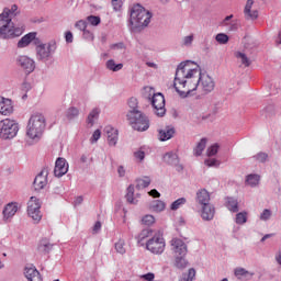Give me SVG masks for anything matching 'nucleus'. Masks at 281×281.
Returning <instances> with one entry per match:
<instances>
[{
    "instance_id": "obj_34",
    "label": "nucleus",
    "mask_w": 281,
    "mask_h": 281,
    "mask_svg": "<svg viewBox=\"0 0 281 281\" xmlns=\"http://www.w3.org/2000/svg\"><path fill=\"white\" fill-rule=\"evenodd\" d=\"M207 145V139L202 138L200 143L195 147V156L200 157V155H203V150H205V146Z\"/></svg>"
},
{
    "instance_id": "obj_40",
    "label": "nucleus",
    "mask_w": 281,
    "mask_h": 281,
    "mask_svg": "<svg viewBox=\"0 0 281 281\" xmlns=\"http://www.w3.org/2000/svg\"><path fill=\"white\" fill-rule=\"evenodd\" d=\"M87 21L90 25H93L94 27L100 25V23H102V20L100 19V16L98 15H89L87 18Z\"/></svg>"
},
{
    "instance_id": "obj_35",
    "label": "nucleus",
    "mask_w": 281,
    "mask_h": 281,
    "mask_svg": "<svg viewBox=\"0 0 281 281\" xmlns=\"http://www.w3.org/2000/svg\"><path fill=\"white\" fill-rule=\"evenodd\" d=\"M226 206L231 212H238V201L234 198H228Z\"/></svg>"
},
{
    "instance_id": "obj_58",
    "label": "nucleus",
    "mask_w": 281,
    "mask_h": 281,
    "mask_svg": "<svg viewBox=\"0 0 281 281\" xmlns=\"http://www.w3.org/2000/svg\"><path fill=\"white\" fill-rule=\"evenodd\" d=\"M65 40L66 43H74V34L71 33V31L66 32Z\"/></svg>"
},
{
    "instance_id": "obj_18",
    "label": "nucleus",
    "mask_w": 281,
    "mask_h": 281,
    "mask_svg": "<svg viewBox=\"0 0 281 281\" xmlns=\"http://www.w3.org/2000/svg\"><path fill=\"white\" fill-rule=\"evenodd\" d=\"M16 212H19V204L16 202L9 203L2 212L4 221H10Z\"/></svg>"
},
{
    "instance_id": "obj_22",
    "label": "nucleus",
    "mask_w": 281,
    "mask_h": 281,
    "mask_svg": "<svg viewBox=\"0 0 281 281\" xmlns=\"http://www.w3.org/2000/svg\"><path fill=\"white\" fill-rule=\"evenodd\" d=\"M172 137H175L173 127H165L158 132V139L160 142H168V139H172Z\"/></svg>"
},
{
    "instance_id": "obj_61",
    "label": "nucleus",
    "mask_w": 281,
    "mask_h": 281,
    "mask_svg": "<svg viewBox=\"0 0 281 281\" xmlns=\"http://www.w3.org/2000/svg\"><path fill=\"white\" fill-rule=\"evenodd\" d=\"M100 229H102V223L100 222H95L94 226H93V232L95 234H98V232H100Z\"/></svg>"
},
{
    "instance_id": "obj_43",
    "label": "nucleus",
    "mask_w": 281,
    "mask_h": 281,
    "mask_svg": "<svg viewBox=\"0 0 281 281\" xmlns=\"http://www.w3.org/2000/svg\"><path fill=\"white\" fill-rule=\"evenodd\" d=\"M181 205H186V198H180V199L176 200L175 202H172L171 210H179V207H181Z\"/></svg>"
},
{
    "instance_id": "obj_47",
    "label": "nucleus",
    "mask_w": 281,
    "mask_h": 281,
    "mask_svg": "<svg viewBox=\"0 0 281 281\" xmlns=\"http://www.w3.org/2000/svg\"><path fill=\"white\" fill-rule=\"evenodd\" d=\"M238 58H240L241 63L245 65V67H249L251 63L249 61V58L244 53H237L236 55Z\"/></svg>"
},
{
    "instance_id": "obj_12",
    "label": "nucleus",
    "mask_w": 281,
    "mask_h": 281,
    "mask_svg": "<svg viewBox=\"0 0 281 281\" xmlns=\"http://www.w3.org/2000/svg\"><path fill=\"white\" fill-rule=\"evenodd\" d=\"M14 113V103L12 100L0 97V115H12Z\"/></svg>"
},
{
    "instance_id": "obj_37",
    "label": "nucleus",
    "mask_w": 281,
    "mask_h": 281,
    "mask_svg": "<svg viewBox=\"0 0 281 281\" xmlns=\"http://www.w3.org/2000/svg\"><path fill=\"white\" fill-rule=\"evenodd\" d=\"M215 41L220 43V45H227V43H229V36L224 33H218L215 37Z\"/></svg>"
},
{
    "instance_id": "obj_54",
    "label": "nucleus",
    "mask_w": 281,
    "mask_h": 281,
    "mask_svg": "<svg viewBox=\"0 0 281 281\" xmlns=\"http://www.w3.org/2000/svg\"><path fill=\"white\" fill-rule=\"evenodd\" d=\"M192 41H194V35H188L183 38V45L186 46L192 45Z\"/></svg>"
},
{
    "instance_id": "obj_36",
    "label": "nucleus",
    "mask_w": 281,
    "mask_h": 281,
    "mask_svg": "<svg viewBox=\"0 0 281 281\" xmlns=\"http://www.w3.org/2000/svg\"><path fill=\"white\" fill-rule=\"evenodd\" d=\"M99 116H100V110L93 109L88 115V124L92 126L93 122H95V120H98Z\"/></svg>"
},
{
    "instance_id": "obj_49",
    "label": "nucleus",
    "mask_w": 281,
    "mask_h": 281,
    "mask_svg": "<svg viewBox=\"0 0 281 281\" xmlns=\"http://www.w3.org/2000/svg\"><path fill=\"white\" fill-rule=\"evenodd\" d=\"M100 137H102V132H100V130L94 131L92 137L90 138L91 144H95Z\"/></svg>"
},
{
    "instance_id": "obj_1",
    "label": "nucleus",
    "mask_w": 281,
    "mask_h": 281,
    "mask_svg": "<svg viewBox=\"0 0 281 281\" xmlns=\"http://www.w3.org/2000/svg\"><path fill=\"white\" fill-rule=\"evenodd\" d=\"M173 87L181 98H187L198 89L202 93H212L215 83L210 75L201 72L199 65L193 61H186L181 63L176 70Z\"/></svg>"
},
{
    "instance_id": "obj_25",
    "label": "nucleus",
    "mask_w": 281,
    "mask_h": 281,
    "mask_svg": "<svg viewBox=\"0 0 281 281\" xmlns=\"http://www.w3.org/2000/svg\"><path fill=\"white\" fill-rule=\"evenodd\" d=\"M36 40V33H29L24 35L18 43V47H27L32 41Z\"/></svg>"
},
{
    "instance_id": "obj_3",
    "label": "nucleus",
    "mask_w": 281,
    "mask_h": 281,
    "mask_svg": "<svg viewBox=\"0 0 281 281\" xmlns=\"http://www.w3.org/2000/svg\"><path fill=\"white\" fill-rule=\"evenodd\" d=\"M153 14L145 10L144 7L135 4L131 10L130 24L134 30H139V27H147L150 23Z\"/></svg>"
},
{
    "instance_id": "obj_53",
    "label": "nucleus",
    "mask_w": 281,
    "mask_h": 281,
    "mask_svg": "<svg viewBox=\"0 0 281 281\" xmlns=\"http://www.w3.org/2000/svg\"><path fill=\"white\" fill-rule=\"evenodd\" d=\"M269 218H271V211L269 210H263V212L260 215V220L261 221H269Z\"/></svg>"
},
{
    "instance_id": "obj_52",
    "label": "nucleus",
    "mask_w": 281,
    "mask_h": 281,
    "mask_svg": "<svg viewBox=\"0 0 281 281\" xmlns=\"http://www.w3.org/2000/svg\"><path fill=\"white\" fill-rule=\"evenodd\" d=\"M196 277V270L194 268L189 269L188 278H184V281H193Z\"/></svg>"
},
{
    "instance_id": "obj_23",
    "label": "nucleus",
    "mask_w": 281,
    "mask_h": 281,
    "mask_svg": "<svg viewBox=\"0 0 281 281\" xmlns=\"http://www.w3.org/2000/svg\"><path fill=\"white\" fill-rule=\"evenodd\" d=\"M196 201L200 205L205 206V205H211L210 203V192L207 190L202 189L196 193Z\"/></svg>"
},
{
    "instance_id": "obj_62",
    "label": "nucleus",
    "mask_w": 281,
    "mask_h": 281,
    "mask_svg": "<svg viewBox=\"0 0 281 281\" xmlns=\"http://www.w3.org/2000/svg\"><path fill=\"white\" fill-rule=\"evenodd\" d=\"M117 173L120 177H124V175H126V170L124 169V166H120L117 168Z\"/></svg>"
},
{
    "instance_id": "obj_39",
    "label": "nucleus",
    "mask_w": 281,
    "mask_h": 281,
    "mask_svg": "<svg viewBox=\"0 0 281 281\" xmlns=\"http://www.w3.org/2000/svg\"><path fill=\"white\" fill-rule=\"evenodd\" d=\"M80 111L78 110V108H69L66 112V116L68 120H74L75 117H78Z\"/></svg>"
},
{
    "instance_id": "obj_10",
    "label": "nucleus",
    "mask_w": 281,
    "mask_h": 281,
    "mask_svg": "<svg viewBox=\"0 0 281 281\" xmlns=\"http://www.w3.org/2000/svg\"><path fill=\"white\" fill-rule=\"evenodd\" d=\"M170 247L173 256H188V245L181 238L173 237Z\"/></svg>"
},
{
    "instance_id": "obj_4",
    "label": "nucleus",
    "mask_w": 281,
    "mask_h": 281,
    "mask_svg": "<svg viewBox=\"0 0 281 281\" xmlns=\"http://www.w3.org/2000/svg\"><path fill=\"white\" fill-rule=\"evenodd\" d=\"M45 131V116L43 114H33L26 126V135L30 139H41Z\"/></svg>"
},
{
    "instance_id": "obj_27",
    "label": "nucleus",
    "mask_w": 281,
    "mask_h": 281,
    "mask_svg": "<svg viewBox=\"0 0 281 281\" xmlns=\"http://www.w3.org/2000/svg\"><path fill=\"white\" fill-rule=\"evenodd\" d=\"M234 273L235 277L238 278V280L243 278H251L254 276V272H249L245 268H236Z\"/></svg>"
},
{
    "instance_id": "obj_26",
    "label": "nucleus",
    "mask_w": 281,
    "mask_h": 281,
    "mask_svg": "<svg viewBox=\"0 0 281 281\" xmlns=\"http://www.w3.org/2000/svg\"><path fill=\"white\" fill-rule=\"evenodd\" d=\"M175 267H177V269H186V267H188L186 255L175 256Z\"/></svg>"
},
{
    "instance_id": "obj_55",
    "label": "nucleus",
    "mask_w": 281,
    "mask_h": 281,
    "mask_svg": "<svg viewBox=\"0 0 281 281\" xmlns=\"http://www.w3.org/2000/svg\"><path fill=\"white\" fill-rule=\"evenodd\" d=\"M140 278H142L143 280L154 281V280H155V273L148 272L147 274L140 276Z\"/></svg>"
},
{
    "instance_id": "obj_7",
    "label": "nucleus",
    "mask_w": 281,
    "mask_h": 281,
    "mask_svg": "<svg viewBox=\"0 0 281 281\" xmlns=\"http://www.w3.org/2000/svg\"><path fill=\"white\" fill-rule=\"evenodd\" d=\"M146 249L156 256L166 251V239L160 233H155L147 241Z\"/></svg>"
},
{
    "instance_id": "obj_51",
    "label": "nucleus",
    "mask_w": 281,
    "mask_h": 281,
    "mask_svg": "<svg viewBox=\"0 0 281 281\" xmlns=\"http://www.w3.org/2000/svg\"><path fill=\"white\" fill-rule=\"evenodd\" d=\"M134 157H135L136 161H144V159L146 157V153H144L143 150L135 151Z\"/></svg>"
},
{
    "instance_id": "obj_5",
    "label": "nucleus",
    "mask_w": 281,
    "mask_h": 281,
    "mask_svg": "<svg viewBox=\"0 0 281 281\" xmlns=\"http://www.w3.org/2000/svg\"><path fill=\"white\" fill-rule=\"evenodd\" d=\"M126 117L134 131L144 133L150 128V120L142 111H128Z\"/></svg>"
},
{
    "instance_id": "obj_33",
    "label": "nucleus",
    "mask_w": 281,
    "mask_h": 281,
    "mask_svg": "<svg viewBox=\"0 0 281 281\" xmlns=\"http://www.w3.org/2000/svg\"><path fill=\"white\" fill-rule=\"evenodd\" d=\"M246 182L248 186H251V188H256L260 183V176L258 175H249L247 176Z\"/></svg>"
},
{
    "instance_id": "obj_19",
    "label": "nucleus",
    "mask_w": 281,
    "mask_h": 281,
    "mask_svg": "<svg viewBox=\"0 0 281 281\" xmlns=\"http://www.w3.org/2000/svg\"><path fill=\"white\" fill-rule=\"evenodd\" d=\"M216 214V209L212 204H206L202 206L201 217L203 221H212L214 220V215Z\"/></svg>"
},
{
    "instance_id": "obj_13",
    "label": "nucleus",
    "mask_w": 281,
    "mask_h": 281,
    "mask_svg": "<svg viewBox=\"0 0 281 281\" xmlns=\"http://www.w3.org/2000/svg\"><path fill=\"white\" fill-rule=\"evenodd\" d=\"M69 171V165L65 158H57L55 162L54 175L55 177H64Z\"/></svg>"
},
{
    "instance_id": "obj_14",
    "label": "nucleus",
    "mask_w": 281,
    "mask_h": 281,
    "mask_svg": "<svg viewBox=\"0 0 281 281\" xmlns=\"http://www.w3.org/2000/svg\"><path fill=\"white\" fill-rule=\"evenodd\" d=\"M18 65L22 67V69H24V71H26V74H32V71H34L35 69V65H34V59L27 57V56H20L18 58Z\"/></svg>"
},
{
    "instance_id": "obj_29",
    "label": "nucleus",
    "mask_w": 281,
    "mask_h": 281,
    "mask_svg": "<svg viewBox=\"0 0 281 281\" xmlns=\"http://www.w3.org/2000/svg\"><path fill=\"white\" fill-rule=\"evenodd\" d=\"M114 248L116 254H121V256H124V254H126V241H124V239H119L114 244Z\"/></svg>"
},
{
    "instance_id": "obj_48",
    "label": "nucleus",
    "mask_w": 281,
    "mask_h": 281,
    "mask_svg": "<svg viewBox=\"0 0 281 281\" xmlns=\"http://www.w3.org/2000/svg\"><path fill=\"white\" fill-rule=\"evenodd\" d=\"M254 157L256 158L257 161H260V164H265V161H267V158L269 157V155H267V153H259Z\"/></svg>"
},
{
    "instance_id": "obj_2",
    "label": "nucleus",
    "mask_w": 281,
    "mask_h": 281,
    "mask_svg": "<svg viewBox=\"0 0 281 281\" xmlns=\"http://www.w3.org/2000/svg\"><path fill=\"white\" fill-rule=\"evenodd\" d=\"M23 34V27H14V22L10 16V9L5 8L0 14V36L1 38H14Z\"/></svg>"
},
{
    "instance_id": "obj_8",
    "label": "nucleus",
    "mask_w": 281,
    "mask_h": 281,
    "mask_svg": "<svg viewBox=\"0 0 281 281\" xmlns=\"http://www.w3.org/2000/svg\"><path fill=\"white\" fill-rule=\"evenodd\" d=\"M27 214L35 221V223H38L41 218H43V214L41 213V201L36 196H31L29 200Z\"/></svg>"
},
{
    "instance_id": "obj_38",
    "label": "nucleus",
    "mask_w": 281,
    "mask_h": 281,
    "mask_svg": "<svg viewBox=\"0 0 281 281\" xmlns=\"http://www.w3.org/2000/svg\"><path fill=\"white\" fill-rule=\"evenodd\" d=\"M148 186H150V179L148 177L137 180V190H142V188H148Z\"/></svg>"
},
{
    "instance_id": "obj_44",
    "label": "nucleus",
    "mask_w": 281,
    "mask_h": 281,
    "mask_svg": "<svg viewBox=\"0 0 281 281\" xmlns=\"http://www.w3.org/2000/svg\"><path fill=\"white\" fill-rule=\"evenodd\" d=\"M236 223L237 225H244V223H247V213H238L236 215Z\"/></svg>"
},
{
    "instance_id": "obj_41",
    "label": "nucleus",
    "mask_w": 281,
    "mask_h": 281,
    "mask_svg": "<svg viewBox=\"0 0 281 281\" xmlns=\"http://www.w3.org/2000/svg\"><path fill=\"white\" fill-rule=\"evenodd\" d=\"M142 224L147 225L148 227H150V225H155V216L153 215L143 216Z\"/></svg>"
},
{
    "instance_id": "obj_57",
    "label": "nucleus",
    "mask_w": 281,
    "mask_h": 281,
    "mask_svg": "<svg viewBox=\"0 0 281 281\" xmlns=\"http://www.w3.org/2000/svg\"><path fill=\"white\" fill-rule=\"evenodd\" d=\"M40 251H44L45 254L49 252V249H52V245L50 244H45L43 246L38 247Z\"/></svg>"
},
{
    "instance_id": "obj_46",
    "label": "nucleus",
    "mask_w": 281,
    "mask_h": 281,
    "mask_svg": "<svg viewBox=\"0 0 281 281\" xmlns=\"http://www.w3.org/2000/svg\"><path fill=\"white\" fill-rule=\"evenodd\" d=\"M76 27H77L78 30H80L81 32H83V34L89 33V32L87 31V22H86L85 20L78 21V22L76 23Z\"/></svg>"
},
{
    "instance_id": "obj_16",
    "label": "nucleus",
    "mask_w": 281,
    "mask_h": 281,
    "mask_svg": "<svg viewBox=\"0 0 281 281\" xmlns=\"http://www.w3.org/2000/svg\"><path fill=\"white\" fill-rule=\"evenodd\" d=\"M251 8H254V0H247L244 9L246 21H256L258 19V10H251Z\"/></svg>"
},
{
    "instance_id": "obj_64",
    "label": "nucleus",
    "mask_w": 281,
    "mask_h": 281,
    "mask_svg": "<svg viewBox=\"0 0 281 281\" xmlns=\"http://www.w3.org/2000/svg\"><path fill=\"white\" fill-rule=\"evenodd\" d=\"M276 260L278 262V265H281V251H279L276 256Z\"/></svg>"
},
{
    "instance_id": "obj_11",
    "label": "nucleus",
    "mask_w": 281,
    "mask_h": 281,
    "mask_svg": "<svg viewBox=\"0 0 281 281\" xmlns=\"http://www.w3.org/2000/svg\"><path fill=\"white\" fill-rule=\"evenodd\" d=\"M56 49V44H40L36 47L37 57L40 60H45L52 56V52Z\"/></svg>"
},
{
    "instance_id": "obj_60",
    "label": "nucleus",
    "mask_w": 281,
    "mask_h": 281,
    "mask_svg": "<svg viewBox=\"0 0 281 281\" xmlns=\"http://www.w3.org/2000/svg\"><path fill=\"white\" fill-rule=\"evenodd\" d=\"M149 196H153L154 199H159V196H161V193H159L157 189H153L151 191H149Z\"/></svg>"
},
{
    "instance_id": "obj_9",
    "label": "nucleus",
    "mask_w": 281,
    "mask_h": 281,
    "mask_svg": "<svg viewBox=\"0 0 281 281\" xmlns=\"http://www.w3.org/2000/svg\"><path fill=\"white\" fill-rule=\"evenodd\" d=\"M150 103L158 117H164L166 115V98L161 92L156 93Z\"/></svg>"
},
{
    "instance_id": "obj_28",
    "label": "nucleus",
    "mask_w": 281,
    "mask_h": 281,
    "mask_svg": "<svg viewBox=\"0 0 281 281\" xmlns=\"http://www.w3.org/2000/svg\"><path fill=\"white\" fill-rule=\"evenodd\" d=\"M150 210H153V212H164L166 210V203L161 200L153 201Z\"/></svg>"
},
{
    "instance_id": "obj_17",
    "label": "nucleus",
    "mask_w": 281,
    "mask_h": 281,
    "mask_svg": "<svg viewBox=\"0 0 281 281\" xmlns=\"http://www.w3.org/2000/svg\"><path fill=\"white\" fill-rule=\"evenodd\" d=\"M24 276L29 281H43V278L41 277V272L36 270V267L34 266H27L24 269Z\"/></svg>"
},
{
    "instance_id": "obj_31",
    "label": "nucleus",
    "mask_w": 281,
    "mask_h": 281,
    "mask_svg": "<svg viewBox=\"0 0 281 281\" xmlns=\"http://www.w3.org/2000/svg\"><path fill=\"white\" fill-rule=\"evenodd\" d=\"M155 95H157V93H155V88L149 87V86L144 88L143 97L146 100H149L150 102H153V98H155Z\"/></svg>"
},
{
    "instance_id": "obj_50",
    "label": "nucleus",
    "mask_w": 281,
    "mask_h": 281,
    "mask_svg": "<svg viewBox=\"0 0 281 281\" xmlns=\"http://www.w3.org/2000/svg\"><path fill=\"white\" fill-rule=\"evenodd\" d=\"M205 166H209V168H212V166H221V162L216 160V158H210L204 161Z\"/></svg>"
},
{
    "instance_id": "obj_32",
    "label": "nucleus",
    "mask_w": 281,
    "mask_h": 281,
    "mask_svg": "<svg viewBox=\"0 0 281 281\" xmlns=\"http://www.w3.org/2000/svg\"><path fill=\"white\" fill-rule=\"evenodd\" d=\"M135 187L133 184H131L128 188H127V193L125 195V199L127 201V203H137V201H135Z\"/></svg>"
},
{
    "instance_id": "obj_15",
    "label": "nucleus",
    "mask_w": 281,
    "mask_h": 281,
    "mask_svg": "<svg viewBox=\"0 0 281 281\" xmlns=\"http://www.w3.org/2000/svg\"><path fill=\"white\" fill-rule=\"evenodd\" d=\"M104 133H106L109 146H116L117 145V139L120 137V133L117 132V130H115L111 125H108L104 128Z\"/></svg>"
},
{
    "instance_id": "obj_45",
    "label": "nucleus",
    "mask_w": 281,
    "mask_h": 281,
    "mask_svg": "<svg viewBox=\"0 0 281 281\" xmlns=\"http://www.w3.org/2000/svg\"><path fill=\"white\" fill-rule=\"evenodd\" d=\"M127 104H128V106H130V109H131L130 111H139V110L137 109L139 102L137 101L136 98H131V99L128 100Z\"/></svg>"
},
{
    "instance_id": "obj_63",
    "label": "nucleus",
    "mask_w": 281,
    "mask_h": 281,
    "mask_svg": "<svg viewBox=\"0 0 281 281\" xmlns=\"http://www.w3.org/2000/svg\"><path fill=\"white\" fill-rule=\"evenodd\" d=\"M83 199L82 196H77L75 200V205H80V203H82Z\"/></svg>"
},
{
    "instance_id": "obj_20",
    "label": "nucleus",
    "mask_w": 281,
    "mask_h": 281,
    "mask_svg": "<svg viewBox=\"0 0 281 281\" xmlns=\"http://www.w3.org/2000/svg\"><path fill=\"white\" fill-rule=\"evenodd\" d=\"M165 160L170 166H177V171L178 172H181V170H183V166L179 165V156H177V154H175V153H167L165 155Z\"/></svg>"
},
{
    "instance_id": "obj_21",
    "label": "nucleus",
    "mask_w": 281,
    "mask_h": 281,
    "mask_svg": "<svg viewBox=\"0 0 281 281\" xmlns=\"http://www.w3.org/2000/svg\"><path fill=\"white\" fill-rule=\"evenodd\" d=\"M33 186L35 190H43V188L47 186V175L45 173V171H42L35 177Z\"/></svg>"
},
{
    "instance_id": "obj_59",
    "label": "nucleus",
    "mask_w": 281,
    "mask_h": 281,
    "mask_svg": "<svg viewBox=\"0 0 281 281\" xmlns=\"http://www.w3.org/2000/svg\"><path fill=\"white\" fill-rule=\"evenodd\" d=\"M16 10H19V7L16 4H13L11 9H9L11 19L12 16H16Z\"/></svg>"
},
{
    "instance_id": "obj_30",
    "label": "nucleus",
    "mask_w": 281,
    "mask_h": 281,
    "mask_svg": "<svg viewBox=\"0 0 281 281\" xmlns=\"http://www.w3.org/2000/svg\"><path fill=\"white\" fill-rule=\"evenodd\" d=\"M105 66L106 69H109L110 71H120L121 69H123L124 64H115V60L110 59L106 61Z\"/></svg>"
},
{
    "instance_id": "obj_6",
    "label": "nucleus",
    "mask_w": 281,
    "mask_h": 281,
    "mask_svg": "<svg viewBox=\"0 0 281 281\" xmlns=\"http://www.w3.org/2000/svg\"><path fill=\"white\" fill-rule=\"evenodd\" d=\"M19 133V123L14 120L4 119L0 121V138L14 139Z\"/></svg>"
},
{
    "instance_id": "obj_56",
    "label": "nucleus",
    "mask_w": 281,
    "mask_h": 281,
    "mask_svg": "<svg viewBox=\"0 0 281 281\" xmlns=\"http://www.w3.org/2000/svg\"><path fill=\"white\" fill-rule=\"evenodd\" d=\"M112 5L114 8L115 11L121 10L122 9V0H112Z\"/></svg>"
},
{
    "instance_id": "obj_24",
    "label": "nucleus",
    "mask_w": 281,
    "mask_h": 281,
    "mask_svg": "<svg viewBox=\"0 0 281 281\" xmlns=\"http://www.w3.org/2000/svg\"><path fill=\"white\" fill-rule=\"evenodd\" d=\"M154 231L151 228H144L143 231H140V233L136 236V240L139 245H144V243H146L147 238H150V236H155V234H153Z\"/></svg>"
},
{
    "instance_id": "obj_42",
    "label": "nucleus",
    "mask_w": 281,
    "mask_h": 281,
    "mask_svg": "<svg viewBox=\"0 0 281 281\" xmlns=\"http://www.w3.org/2000/svg\"><path fill=\"white\" fill-rule=\"evenodd\" d=\"M218 148H220L218 144H214L210 146L206 150L207 157H214V155L218 153Z\"/></svg>"
}]
</instances>
